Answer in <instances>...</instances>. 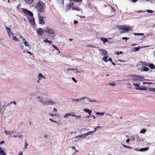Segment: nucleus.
Masks as SVG:
<instances>
[{
  "label": "nucleus",
  "instance_id": "nucleus-14",
  "mask_svg": "<svg viewBox=\"0 0 155 155\" xmlns=\"http://www.w3.org/2000/svg\"><path fill=\"white\" fill-rule=\"evenodd\" d=\"M38 18L39 23L43 25L44 24V21L43 19V17L40 16L39 14H38Z\"/></svg>",
  "mask_w": 155,
  "mask_h": 155
},
{
  "label": "nucleus",
  "instance_id": "nucleus-44",
  "mask_svg": "<svg viewBox=\"0 0 155 155\" xmlns=\"http://www.w3.org/2000/svg\"><path fill=\"white\" fill-rule=\"evenodd\" d=\"M87 135L88 136L89 135H91L92 134L94 133V132H92V131H89V132H88L87 133Z\"/></svg>",
  "mask_w": 155,
  "mask_h": 155
},
{
  "label": "nucleus",
  "instance_id": "nucleus-54",
  "mask_svg": "<svg viewBox=\"0 0 155 155\" xmlns=\"http://www.w3.org/2000/svg\"><path fill=\"white\" fill-rule=\"evenodd\" d=\"M153 83H149V82H143V85L145 84H153Z\"/></svg>",
  "mask_w": 155,
  "mask_h": 155
},
{
  "label": "nucleus",
  "instance_id": "nucleus-39",
  "mask_svg": "<svg viewBox=\"0 0 155 155\" xmlns=\"http://www.w3.org/2000/svg\"><path fill=\"white\" fill-rule=\"evenodd\" d=\"M134 34L135 35H144V34L143 33H134Z\"/></svg>",
  "mask_w": 155,
  "mask_h": 155
},
{
  "label": "nucleus",
  "instance_id": "nucleus-22",
  "mask_svg": "<svg viewBox=\"0 0 155 155\" xmlns=\"http://www.w3.org/2000/svg\"><path fill=\"white\" fill-rule=\"evenodd\" d=\"M71 70L74 71L76 73H81L82 72V70L79 71V70H78V69L77 68L71 69Z\"/></svg>",
  "mask_w": 155,
  "mask_h": 155
},
{
  "label": "nucleus",
  "instance_id": "nucleus-29",
  "mask_svg": "<svg viewBox=\"0 0 155 155\" xmlns=\"http://www.w3.org/2000/svg\"><path fill=\"white\" fill-rule=\"evenodd\" d=\"M84 101V97L82 98H79L78 99H74L73 100V101L74 102H76L79 101Z\"/></svg>",
  "mask_w": 155,
  "mask_h": 155
},
{
  "label": "nucleus",
  "instance_id": "nucleus-28",
  "mask_svg": "<svg viewBox=\"0 0 155 155\" xmlns=\"http://www.w3.org/2000/svg\"><path fill=\"white\" fill-rule=\"evenodd\" d=\"M147 88L144 86H142L141 87H140L139 89V90L142 91H146L147 90Z\"/></svg>",
  "mask_w": 155,
  "mask_h": 155
},
{
  "label": "nucleus",
  "instance_id": "nucleus-15",
  "mask_svg": "<svg viewBox=\"0 0 155 155\" xmlns=\"http://www.w3.org/2000/svg\"><path fill=\"white\" fill-rule=\"evenodd\" d=\"M84 101L85 102H94V103H96V101L93 100H91V99H88V98L87 97H84Z\"/></svg>",
  "mask_w": 155,
  "mask_h": 155
},
{
  "label": "nucleus",
  "instance_id": "nucleus-26",
  "mask_svg": "<svg viewBox=\"0 0 155 155\" xmlns=\"http://www.w3.org/2000/svg\"><path fill=\"white\" fill-rule=\"evenodd\" d=\"M108 58V57L107 55L104 56V57L102 58V60L105 62H107L108 61V60H107Z\"/></svg>",
  "mask_w": 155,
  "mask_h": 155
},
{
  "label": "nucleus",
  "instance_id": "nucleus-36",
  "mask_svg": "<svg viewBox=\"0 0 155 155\" xmlns=\"http://www.w3.org/2000/svg\"><path fill=\"white\" fill-rule=\"evenodd\" d=\"M70 116H71L70 113H68L66 114L64 116V118H67Z\"/></svg>",
  "mask_w": 155,
  "mask_h": 155
},
{
  "label": "nucleus",
  "instance_id": "nucleus-11",
  "mask_svg": "<svg viewBox=\"0 0 155 155\" xmlns=\"http://www.w3.org/2000/svg\"><path fill=\"white\" fill-rule=\"evenodd\" d=\"M55 104V102L47 98L46 105H54Z\"/></svg>",
  "mask_w": 155,
  "mask_h": 155
},
{
  "label": "nucleus",
  "instance_id": "nucleus-64",
  "mask_svg": "<svg viewBox=\"0 0 155 155\" xmlns=\"http://www.w3.org/2000/svg\"><path fill=\"white\" fill-rule=\"evenodd\" d=\"M19 155H23V153L22 151L20 152L19 153Z\"/></svg>",
  "mask_w": 155,
  "mask_h": 155
},
{
  "label": "nucleus",
  "instance_id": "nucleus-17",
  "mask_svg": "<svg viewBox=\"0 0 155 155\" xmlns=\"http://www.w3.org/2000/svg\"><path fill=\"white\" fill-rule=\"evenodd\" d=\"M145 65L146 66H148L149 68L152 69H155V66L153 64H149L148 65L146 63Z\"/></svg>",
  "mask_w": 155,
  "mask_h": 155
},
{
  "label": "nucleus",
  "instance_id": "nucleus-5",
  "mask_svg": "<svg viewBox=\"0 0 155 155\" xmlns=\"http://www.w3.org/2000/svg\"><path fill=\"white\" fill-rule=\"evenodd\" d=\"M71 2H70V4H68L66 5V7L65 8V10L66 11H69L71 8H72V5H74V3L72 2H80L81 0H69Z\"/></svg>",
  "mask_w": 155,
  "mask_h": 155
},
{
  "label": "nucleus",
  "instance_id": "nucleus-6",
  "mask_svg": "<svg viewBox=\"0 0 155 155\" xmlns=\"http://www.w3.org/2000/svg\"><path fill=\"white\" fill-rule=\"evenodd\" d=\"M28 17L29 22L32 25H34L35 24V19L33 17V13L32 12L30 13V14L28 15Z\"/></svg>",
  "mask_w": 155,
  "mask_h": 155
},
{
  "label": "nucleus",
  "instance_id": "nucleus-1",
  "mask_svg": "<svg viewBox=\"0 0 155 155\" xmlns=\"http://www.w3.org/2000/svg\"><path fill=\"white\" fill-rule=\"evenodd\" d=\"M134 28L133 26H127V25H118L116 27V29L119 30H121L120 32L122 33L127 32L128 31H130Z\"/></svg>",
  "mask_w": 155,
  "mask_h": 155
},
{
  "label": "nucleus",
  "instance_id": "nucleus-37",
  "mask_svg": "<svg viewBox=\"0 0 155 155\" xmlns=\"http://www.w3.org/2000/svg\"><path fill=\"white\" fill-rule=\"evenodd\" d=\"M43 42H48L50 44H51L52 43V41H49L47 40V39L46 38L45 40H44L43 41Z\"/></svg>",
  "mask_w": 155,
  "mask_h": 155
},
{
  "label": "nucleus",
  "instance_id": "nucleus-7",
  "mask_svg": "<svg viewBox=\"0 0 155 155\" xmlns=\"http://www.w3.org/2000/svg\"><path fill=\"white\" fill-rule=\"evenodd\" d=\"M45 31L49 34H52L54 33V31L52 29L49 28L48 27H46L44 28Z\"/></svg>",
  "mask_w": 155,
  "mask_h": 155
},
{
  "label": "nucleus",
  "instance_id": "nucleus-19",
  "mask_svg": "<svg viewBox=\"0 0 155 155\" xmlns=\"http://www.w3.org/2000/svg\"><path fill=\"white\" fill-rule=\"evenodd\" d=\"M100 40L103 42L104 44H105V42H108L107 39L106 38H101Z\"/></svg>",
  "mask_w": 155,
  "mask_h": 155
},
{
  "label": "nucleus",
  "instance_id": "nucleus-40",
  "mask_svg": "<svg viewBox=\"0 0 155 155\" xmlns=\"http://www.w3.org/2000/svg\"><path fill=\"white\" fill-rule=\"evenodd\" d=\"M143 71H148L149 70V68H148L146 67H144L143 68Z\"/></svg>",
  "mask_w": 155,
  "mask_h": 155
},
{
  "label": "nucleus",
  "instance_id": "nucleus-43",
  "mask_svg": "<svg viewBox=\"0 0 155 155\" xmlns=\"http://www.w3.org/2000/svg\"><path fill=\"white\" fill-rule=\"evenodd\" d=\"M122 146L124 147H125L126 148H128L129 149H132V148L128 146H126V145H124V144H122Z\"/></svg>",
  "mask_w": 155,
  "mask_h": 155
},
{
  "label": "nucleus",
  "instance_id": "nucleus-57",
  "mask_svg": "<svg viewBox=\"0 0 155 155\" xmlns=\"http://www.w3.org/2000/svg\"><path fill=\"white\" fill-rule=\"evenodd\" d=\"M11 103H12V104H14L15 105L16 104V102L15 101H12V102H11Z\"/></svg>",
  "mask_w": 155,
  "mask_h": 155
},
{
  "label": "nucleus",
  "instance_id": "nucleus-20",
  "mask_svg": "<svg viewBox=\"0 0 155 155\" xmlns=\"http://www.w3.org/2000/svg\"><path fill=\"white\" fill-rule=\"evenodd\" d=\"M57 3L61 6H63L64 4V0H57Z\"/></svg>",
  "mask_w": 155,
  "mask_h": 155
},
{
  "label": "nucleus",
  "instance_id": "nucleus-42",
  "mask_svg": "<svg viewBox=\"0 0 155 155\" xmlns=\"http://www.w3.org/2000/svg\"><path fill=\"white\" fill-rule=\"evenodd\" d=\"M146 131V130L145 129H143L140 131V134H144Z\"/></svg>",
  "mask_w": 155,
  "mask_h": 155
},
{
  "label": "nucleus",
  "instance_id": "nucleus-49",
  "mask_svg": "<svg viewBox=\"0 0 155 155\" xmlns=\"http://www.w3.org/2000/svg\"><path fill=\"white\" fill-rule=\"evenodd\" d=\"M147 11L149 13H152L153 12V11L152 10H147Z\"/></svg>",
  "mask_w": 155,
  "mask_h": 155
},
{
  "label": "nucleus",
  "instance_id": "nucleus-23",
  "mask_svg": "<svg viewBox=\"0 0 155 155\" xmlns=\"http://www.w3.org/2000/svg\"><path fill=\"white\" fill-rule=\"evenodd\" d=\"M22 11L24 13H27L28 15H29V14H30V13H31V11H29L26 9H24V8L22 9Z\"/></svg>",
  "mask_w": 155,
  "mask_h": 155
},
{
  "label": "nucleus",
  "instance_id": "nucleus-2",
  "mask_svg": "<svg viewBox=\"0 0 155 155\" xmlns=\"http://www.w3.org/2000/svg\"><path fill=\"white\" fill-rule=\"evenodd\" d=\"M36 8L38 12H42L45 9V4L42 2L39 1L36 4Z\"/></svg>",
  "mask_w": 155,
  "mask_h": 155
},
{
  "label": "nucleus",
  "instance_id": "nucleus-63",
  "mask_svg": "<svg viewBox=\"0 0 155 155\" xmlns=\"http://www.w3.org/2000/svg\"><path fill=\"white\" fill-rule=\"evenodd\" d=\"M78 21L77 20H74V24H77L78 23Z\"/></svg>",
  "mask_w": 155,
  "mask_h": 155
},
{
  "label": "nucleus",
  "instance_id": "nucleus-8",
  "mask_svg": "<svg viewBox=\"0 0 155 155\" xmlns=\"http://www.w3.org/2000/svg\"><path fill=\"white\" fill-rule=\"evenodd\" d=\"M100 54L103 56L107 55L108 54L107 52V51L103 48H100L98 49Z\"/></svg>",
  "mask_w": 155,
  "mask_h": 155
},
{
  "label": "nucleus",
  "instance_id": "nucleus-9",
  "mask_svg": "<svg viewBox=\"0 0 155 155\" xmlns=\"http://www.w3.org/2000/svg\"><path fill=\"white\" fill-rule=\"evenodd\" d=\"M20 46L21 47V49L23 51V52L24 53H28L30 54L31 55L32 54L31 52H29L28 51H26L28 49H26L25 48H24V47L22 43H20Z\"/></svg>",
  "mask_w": 155,
  "mask_h": 155
},
{
  "label": "nucleus",
  "instance_id": "nucleus-58",
  "mask_svg": "<svg viewBox=\"0 0 155 155\" xmlns=\"http://www.w3.org/2000/svg\"><path fill=\"white\" fill-rule=\"evenodd\" d=\"M118 61H119L120 62H125L126 61H123V60H121L120 59H119L118 60Z\"/></svg>",
  "mask_w": 155,
  "mask_h": 155
},
{
  "label": "nucleus",
  "instance_id": "nucleus-34",
  "mask_svg": "<svg viewBox=\"0 0 155 155\" xmlns=\"http://www.w3.org/2000/svg\"><path fill=\"white\" fill-rule=\"evenodd\" d=\"M108 84L110 86H114L116 85V83L114 82H110L108 83Z\"/></svg>",
  "mask_w": 155,
  "mask_h": 155
},
{
  "label": "nucleus",
  "instance_id": "nucleus-30",
  "mask_svg": "<svg viewBox=\"0 0 155 155\" xmlns=\"http://www.w3.org/2000/svg\"><path fill=\"white\" fill-rule=\"evenodd\" d=\"M26 3L31 4L33 3L34 0H24Z\"/></svg>",
  "mask_w": 155,
  "mask_h": 155
},
{
  "label": "nucleus",
  "instance_id": "nucleus-56",
  "mask_svg": "<svg viewBox=\"0 0 155 155\" xmlns=\"http://www.w3.org/2000/svg\"><path fill=\"white\" fill-rule=\"evenodd\" d=\"M50 116H56V114H50Z\"/></svg>",
  "mask_w": 155,
  "mask_h": 155
},
{
  "label": "nucleus",
  "instance_id": "nucleus-27",
  "mask_svg": "<svg viewBox=\"0 0 155 155\" xmlns=\"http://www.w3.org/2000/svg\"><path fill=\"white\" fill-rule=\"evenodd\" d=\"M133 85L136 87L135 89L137 90H139L140 88V85L138 83H134Z\"/></svg>",
  "mask_w": 155,
  "mask_h": 155
},
{
  "label": "nucleus",
  "instance_id": "nucleus-16",
  "mask_svg": "<svg viewBox=\"0 0 155 155\" xmlns=\"http://www.w3.org/2000/svg\"><path fill=\"white\" fill-rule=\"evenodd\" d=\"M83 110V111L88 113L89 115H91V110H90L89 109L84 108Z\"/></svg>",
  "mask_w": 155,
  "mask_h": 155
},
{
  "label": "nucleus",
  "instance_id": "nucleus-48",
  "mask_svg": "<svg viewBox=\"0 0 155 155\" xmlns=\"http://www.w3.org/2000/svg\"><path fill=\"white\" fill-rule=\"evenodd\" d=\"M75 138H83L82 134L76 136Z\"/></svg>",
  "mask_w": 155,
  "mask_h": 155
},
{
  "label": "nucleus",
  "instance_id": "nucleus-35",
  "mask_svg": "<svg viewBox=\"0 0 155 155\" xmlns=\"http://www.w3.org/2000/svg\"><path fill=\"white\" fill-rule=\"evenodd\" d=\"M148 90L151 92H154L155 93V88L150 87L148 88Z\"/></svg>",
  "mask_w": 155,
  "mask_h": 155
},
{
  "label": "nucleus",
  "instance_id": "nucleus-59",
  "mask_svg": "<svg viewBox=\"0 0 155 155\" xmlns=\"http://www.w3.org/2000/svg\"><path fill=\"white\" fill-rule=\"evenodd\" d=\"M52 46L55 49H57L58 48L53 44L52 45Z\"/></svg>",
  "mask_w": 155,
  "mask_h": 155
},
{
  "label": "nucleus",
  "instance_id": "nucleus-33",
  "mask_svg": "<svg viewBox=\"0 0 155 155\" xmlns=\"http://www.w3.org/2000/svg\"><path fill=\"white\" fill-rule=\"evenodd\" d=\"M12 39L15 41L19 42V39L17 37L15 36H14L12 37Z\"/></svg>",
  "mask_w": 155,
  "mask_h": 155
},
{
  "label": "nucleus",
  "instance_id": "nucleus-21",
  "mask_svg": "<svg viewBox=\"0 0 155 155\" xmlns=\"http://www.w3.org/2000/svg\"><path fill=\"white\" fill-rule=\"evenodd\" d=\"M72 9L73 10H76L78 11H79L81 10L80 8L79 7L76 6H74L73 5H72Z\"/></svg>",
  "mask_w": 155,
  "mask_h": 155
},
{
  "label": "nucleus",
  "instance_id": "nucleus-13",
  "mask_svg": "<svg viewBox=\"0 0 155 155\" xmlns=\"http://www.w3.org/2000/svg\"><path fill=\"white\" fill-rule=\"evenodd\" d=\"M38 80L37 81V82L38 83H39L40 81L42 79H45V78L43 76L42 74L41 73H39L38 74V77H37Z\"/></svg>",
  "mask_w": 155,
  "mask_h": 155
},
{
  "label": "nucleus",
  "instance_id": "nucleus-60",
  "mask_svg": "<svg viewBox=\"0 0 155 155\" xmlns=\"http://www.w3.org/2000/svg\"><path fill=\"white\" fill-rule=\"evenodd\" d=\"M126 141L127 143H128L130 141V139L129 138L127 140H126Z\"/></svg>",
  "mask_w": 155,
  "mask_h": 155
},
{
  "label": "nucleus",
  "instance_id": "nucleus-10",
  "mask_svg": "<svg viewBox=\"0 0 155 155\" xmlns=\"http://www.w3.org/2000/svg\"><path fill=\"white\" fill-rule=\"evenodd\" d=\"M36 31L37 35L39 36L42 35L44 33L43 30L41 28H37Z\"/></svg>",
  "mask_w": 155,
  "mask_h": 155
},
{
  "label": "nucleus",
  "instance_id": "nucleus-32",
  "mask_svg": "<svg viewBox=\"0 0 155 155\" xmlns=\"http://www.w3.org/2000/svg\"><path fill=\"white\" fill-rule=\"evenodd\" d=\"M23 43L26 47L29 48L30 49V47H29L30 45L28 44V42L27 41H25L23 42Z\"/></svg>",
  "mask_w": 155,
  "mask_h": 155
},
{
  "label": "nucleus",
  "instance_id": "nucleus-25",
  "mask_svg": "<svg viewBox=\"0 0 155 155\" xmlns=\"http://www.w3.org/2000/svg\"><path fill=\"white\" fill-rule=\"evenodd\" d=\"M149 149V147H147L140 149L139 151L141 152H143Z\"/></svg>",
  "mask_w": 155,
  "mask_h": 155
},
{
  "label": "nucleus",
  "instance_id": "nucleus-3",
  "mask_svg": "<svg viewBox=\"0 0 155 155\" xmlns=\"http://www.w3.org/2000/svg\"><path fill=\"white\" fill-rule=\"evenodd\" d=\"M130 76L134 77V78H133L131 80L133 82L137 81L138 82V81H143L144 79L140 77V76L136 75V74H131Z\"/></svg>",
  "mask_w": 155,
  "mask_h": 155
},
{
  "label": "nucleus",
  "instance_id": "nucleus-61",
  "mask_svg": "<svg viewBox=\"0 0 155 155\" xmlns=\"http://www.w3.org/2000/svg\"><path fill=\"white\" fill-rule=\"evenodd\" d=\"M53 110L55 112H57V110L56 108H54L53 109Z\"/></svg>",
  "mask_w": 155,
  "mask_h": 155
},
{
  "label": "nucleus",
  "instance_id": "nucleus-62",
  "mask_svg": "<svg viewBox=\"0 0 155 155\" xmlns=\"http://www.w3.org/2000/svg\"><path fill=\"white\" fill-rule=\"evenodd\" d=\"M108 60V61H109L111 62H112V58H109Z\"/></svg>",
  "mask_w": 155,
  "mask_h": 155
},
{
  "label": "nucleus",
  "instance_id": "nucleus-53",
  "mask_svg": "<svg viewBox=\"0 0 155 155\" xmlns=\"http://www.w3.org/2000/svg\"><path fill=\"white\" fill-rule=\"evenodd\" d=\"M70 114H71V116L74 117L75 116V115L74 114V113L72 112L71 113H70Z\"/></svg>",
  "mask_w": 155,
  "mask_h": 155
},
{
  "label": "nucleus",
  "instance_id": "nucleus-55",
  "mask_svg": "<svg viewBox=\"0 0 155 155\" xmlns=\"http://www.w3.org/2000/svg\"><path fill=\"white\" fill-rule=\"evenodd\" d=\"M48 137V135L47 134H45L44 135V137L47 138Z\"/></svg>",
  "mask_w": 155,
  "mask_h": 155
},
{
  "label": "nucleus",
  "instance_id": "nucleus-47",
  "mask_svg": "<svg viewBox=\"0 0 155 155\" xmlns=\"http://www.w3.org/2000/svg\"><path fill=\"white\" fill-rule=\"evenodd\" d=\"M4 106L2 107L1 105H0V112L1 114H3L2 112V108Z\"/></svg>",
  "mask_w": 155,
  "mask_h": 155
},
{
  "label": "nucleus",
  "instance_id": "nucleus-52",
  "mask_svg": "<svg viewBox=\"0 0 155 155\" xmlns=\"http://www.w3.org/2000/svg\"><path fill=\"white\" fill-rule=\"evenodd\" d=\"M72 80L74 81L76 83H77V81L75 79V78H72Z\"/></svg>",
  "mask_w": 155,
  "mask_h": 155
},
{
  "label": "nucleus",
  "instance_id": "nucleus-18",
  "mask_svg": "<svg viewBox=\"0 0 155 155\" xmlns=\"http://www.w3.org/2000/svg\"><path fill=\"white\" fill-rule=\"evenodd\" d=\"M13 132V130L12 131H6L5 130L4 133L6 135H11Z\"/></svg>",
  "mask_w": 155,
  "mask_h": 155
},
{
  "label": "nucleus",
  "instance_id": "nucleus-31",
  "mask_svg": "<svg viewBox=\"0 0 155 155\" xmlns=\"http://www.w3.org/2000/svg\"><path fill=\"white\" fill-rule=\"evenodd\" d=\"M76 120H80L81 119V115H79L76 116L75 115V116H74Z\"/></svg>",
  "mask_w": 155,
  "mask_h": 155
},
{
  "label": "nucleus",
  "instance_id": "nucleus-12",
  "mask_svg": "<svg viewBox=\"0 0 155 155\" xmlns=\"http://www.w3.org/2000/svg\"><path fill=\"white\" fill-rule=\"evenodd\" d=\"M6 31L8 34L10 38H11L13 34L12 33L10 29L8 27H6L5 28Z\"/></svg>",
  "mask_w": 155,
  "mask_h": 155
},
{
  "label": "nucleus",
  "instance_id": "nucleus-41",
  "mask_svg": "<svg viewBox=\"0 0 155 155\" xmlns=\"http://www.w3.org/2000/svg\"><path fill=\"white\" fill-rule=\"evenodd\" d=\"M18 35L19 36V38H22V41L23 42L25 41H26V40L25 38H22V36H21V34H19Z\"/></svg>",
  "mask_w": 155,
  "mask_h": 155
},
{
  "label": "nucleus",
  "instance_id": "nucleus-51",
  "mask_svg": "<svg viewBox=\"0 0 155 155\" xmlns=\"http://www.w3.org/2000/svg\"><path fill=\"white\" fill-rule=\"evenodd\" d=\"M49 120L50 121H51L52 122H54V123H57V121H55V120H52V119H49Z\"/></svg>",
  "mask_w": 155,
  "mask_h": 155
},
{
  "label": "nucleus",
  "instance_id": "nucleus-4",
  "mask_svg": "<svg viewBox=\"0 0 155 155\" xmlns=\"http://www.w3.org/2000/svg\"><path fill=\"white\" fill-rule=\"evenodd\" d=\"M37 101L44 105H46L47 98L44 97L40 96L37 97Z\"/></svg>",
  "mask_w": 155,
  "mask_h": 155
},
{
  "label": "nucleus",
  "instance_id": "nucleus-24",
  "mask_svg": "<svg viewBox=\"0 0 155 155\" xmlns=\"http://www.w3.org/2000/svg\"><path fill=\"white\" fill-rule=\"evenodd\" d=\"M0 155H6L2 147H0Z\"/></svg>",
  "mask_w": 155,
  "mask_h": 155
},
{
  "label": "nucleus",
  "instance_id": "nucleus-46",
  "mask_svg": "<svg viewBox=\"0 0 155 155\" xmlns=\"http://www.w3.org/2000/svg\"><path fill=\"white\" fill-rule=\"evenodd\" d=\"M28 146V144L26 142H25V146H24V149H26L27 148Z\"/></svg>",
  "mask_w": 155,
  "mask_h": 155
},
{
  "label": "nucleus",
  "instance_id": "nucleus-45",
  "mask_svg": "<svg viewBox=\"0 0 155 155\" xmlns=\"http://www.w3.org/2000/svg\"><path fill=\"white\" fill-rule=\"evenodd\" d=\"M96 114L97 115H100L101 116H103L104 115V113H103L96 112Z\"/></svg>",
  "mask_w": 155,
  "mask_h": 155
},
{
  "label": "nucleus",
  "instance_id": "nucleus-50",
  "mask_svg": "<svg viewBox=\"0 0 155 155\" xmlns=\"http://www.w3.org/2000/svg\"><path fill=\"white\" fill-rule=\"evenodd\" d=\"M83 138H84L87 137V136H88L87 135V133L83 134H82Z\"/></svg>",
  "mask_w": 155,
  "mask_h": 155
},
{
  "label": "nucleus",
  "instance_id": "nucleus-38",
  "mask_svg": "<svg viewBox=\"0 0 155 155\" xmlns=\"http://www.w3.org/2000/svg\"><path fill=\"white\" fill-rule=\"evenodd\" d=\"M140 48H137V47L135 48H134L133 49L132 51L133 52H135V51H138L140 49Z\"/></svg>",
  "mask_w": 155,
  "mask_h": 155
}]
</instances>
